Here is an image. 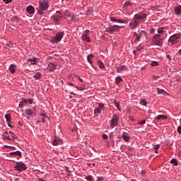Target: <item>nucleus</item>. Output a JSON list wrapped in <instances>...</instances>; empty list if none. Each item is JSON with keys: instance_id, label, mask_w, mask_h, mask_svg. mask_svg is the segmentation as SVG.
Here are the masks:
<instances>
[{"instance_id": "nucleus-1", "label": "nucleus", "mask_w": 181, "mask_h": 181, "mask_svg": "<svg viewBox=\"0 0 181 181\" xmlns=\"http://www.w3.org/2000/svg\"><path fill=\"white\" fill-rule=\"evenodd\" d=\"M146 15L144 13H137L134 15V18H132V21L129 23L130 29H132V30H134L135 28H138L142 19H146Z\"/></svg>"}, {"instance_id": "nucleus-2", "label": "nucleus", "mask_w": 181, "mask_h": 181, "mask_svg": "<svg viewBox=\"0 0 181 181\" xmlns=\"http://www.w3.org/2000/svg\"><path fill=\"white\" fill-rule=\"evenodd\" d=\"M49 8V3L45 0L40 1L39 8H37L39 15H43V12Z\"/></svg>"}, {"instance_id": "nucleus-3", "label": "nucleus", "mask_w": 181, "mask_h": 181, "mask_svg": "<svg viewBox=\"0 0 181 181\" xmlns=\"http://www.w3.org/2000/svg\"><path fill=\"white\" fill-rule=\"evenodd\" d=\"M133 36H135V42H139L140 40H145L146 39V32L141 30L138 33H134Z\"/></svg>"}, {"instance_id": "nucleus-4", "label": "nucleus", "mask_w": 181, "mask_h": 181, "mask_svg": "<svg viewBox=\"0 0 181 181\" xmlns=\"http://www.w3.org/2000/svg\"><path fill=\"white\" fill-rule=\"evenodd\" d=\"M118 122H119V116L117 114L113 115L112 119L110 120V128L118 127Z\"/></svg>"}, {"instance_id": "nucleus-5", "label": "nucleus", "mask_w": 181, "mask_h": 181, "mask_svg": "<svg viewBox=\"0 0 181 181\" xmlns=\"http://www.w3.org/2000/svg\"><path fill=\"white\" fill-rule=\"evenodd\" d=\"M63 36H64V33L59 32L58 33L55 37H52L51 40L52 43H59L62 39H63Z\"/></svg>"}, {"instance_id": "nucleus-6", "label": "nucleus", "mask_w": 181, "mask_h": 181, "mask_svg": "<svg viewBox=\"0 0 181 181\" xmlns=\"http://www.w3.org/2000/svg\"><path fill=\"white\" fill-rule=\"evenodd\" d=\"M98 105L99 106L98 107H95L94 110V115H95V117H98V115L103 114V111H104L105 108L104 104L103 103H99Z\"/></svg>"}, {"instance_id": "nucleus-7", "label": "nucleus", "mask_w": 181, "mask_h": 181, "mask_svg": "<svg viewBox=\"0 0 181 181\" xmlns=\"http://www.w3.org/2000/svg\"><path fill=\"white\" fill-rule=\"evenodd\" d=\"M14 169H16V170H18V172L26 170V165L22 162H17L14 166Z\"/></svg>"}, {"instance_id": "nucleus-8", "label": "nucleus", "mask_w": 181, "mask_h": 181, "mask_svg": "<svg viewBox=\"0 0 181 181\" xmlns=\"http://www.w3.org/2000/svg\"><path fill=\"white\" fill-rule=\"evenodd\" d=\"M179 39H180V35L179 34H174L170 37L168 42L172 43V45H175V43H177Z\"/></svg>"}, {"instance_id": "nucleus-9", "label": "nucleus", "mask_w": 181, "mask_h": 181, "mask_svg": "<svg viewBox=\"0 0 181 181\" xmlns=\"http://www.w3.org/2000/svg\"><path fill=\"white\" fill-rule=\"evenodd\" d=\"M88 33H90L89 30H85L84 33L82 35L81 37L85 42L90 43V37H88Z\"/></svg>"}, {"instance_id": "nucleus-10", "label": "nucleus", "mask_w": 181, "mask_h": 181, "mask_svg": "<svg viewBox=\"0 0 181 181\" xmlns=\"http://www.w3.org/2000/svg\"><path fill=\"white\" fill-rule=\"evenodd\" d=\"M25 112L26 115H29V117H32L33 115H36L37 114L36 109L32 110L30 108L26 109L25 110Z\"/></svg>"}, {"instance_id": "nucleus-11", "label": "nucleus", "mask_w": 181, "mask_h": 181, "mask_svg": "<svg viewBox=\"0 0 181 181\" xmlns=\"http://www.w3.org/2000/svg\"><path fill=\"white\" fill-rule=\"evenodd\" d=\"M62 18H63V13H60L58 16H52V19L53 22H54V23H59V22H60V19H62Z\"/></svg>"}, {"instance_id": "nucleus-12", "label": "nucleus", "mask_w": 181, "mask_h": 181, "mask_svg": "<svg viewBox=\"0 0 181 181\" xmlns=\"http://www.w3.org/2000/svg\"><path fill=\"white\" fill-rule=\"evenodd\" d=\"M153 43L154 45H156V46H159L160 47H162V46H163V39L159 38L158 40H155Z\"/></svg>"}, {"instance_id": "nucleus-13", "label": "nucleus", "mask_w": 181, "mask_h": 181, "mask_svg": "<svg viewBox=\"0 0 181 181\" xmlns=\"http://www.w3.org/2000/svg\"><path fill=\"white\" fill-rule=\"evenodd\" d=\"M26 12H28V13H29V15H32V14L35 13V7H33V6H27Z\"/></svg>"}, {"instance_id": "nucleus-14", "label": "nucleus", "mask_w": 181, "mask_h": 181, "mask_svg": "<svg viewBox=\"0 0 181 181\" xmlns=\"http://www.w3.org/2000/svg\"><path fill=\"white\" fill-rule=\"evenodd\" d=\"M25 105H28V99L22 98L21 101L19 103V107L23 108Z\"/></svg>"}, {"instance_id": "nucleus-15", "label": "nucleus", "mask_w": 181, "mask_h": 181, "mask_svg": "<svg viewBox=\"0 0 181 181\" xmlns=\"http://www.w3.org/2000/svg\"><path fill=\"white\" fill-rule=\"evenodd\" d=\"M62 144V140L59 137H55L53 140L52 145L57 146Z\"/></svg>"}, {"instance_id": "nucleus-16", "label": "nucleus", "mask_w": 181, "mask_h": 181, "mask_svg": "<svg viewBox=\"0 0 181 181\" xmlns=\"http://www.w3.org/2000/svg\"><path fill=\"white\" fill-rule=\"evenodd\" d=\"M174 13L175 15H181V6H176L174 7Z\"/></svg>"}, {"instance_id": "nucleus-17", "label": "nucleus", "mask_w": 181, "mask_h": 181, "mask_svg": "<svg viewBox=\"0 0 181 181\" xmlns=\"http://www.w3.org/2000/svg\"><path fill=\"white\" fill-rule=\"evenodd\" d=\"M124 70H127V66L125 65H121L117 67V73H122Z\"/></svg>"}, {"instance_id": "nucleus-18", "label": "nucleus", "mask_w": 181, "mask_h": 181, "mask_svg": "<svg viewBox=\"0 0 181 181\" xmlns=\"http://www.w3.org/2000/svg\"><path fill=\"white\" fill-rule=\"evenodd\" d=\"M156 121H160V119H168V117L163 115H159L155 117Z\"/></svg>"}, {"instance_id": "nucleus-19", "label": "nucleus", "mask_w": 181, "mask_h": 181, "mask_svg": "<svg viewBox=\"0 0 181 181\" xmlns=\"http://www.w3.org/2000/svg\"><path fill=\"white\" fill-rule=\"evenodd\" d=\"M10 156H22V153L19 151L11 152L9 153Z\"/></svg>"}, {"instance_id": "nucleus-20", "label": "nucleus", "mask_w": 181, "mask_h": 181, "mask_svg": "<svg viewBox=\"0 0 181 181\" xmlns=\"http://www.w3.org/2000/svg\"><path fill=\"white\" fill-rule=\"evenodd\" d=\"M48 68H49V71H54L56 70V65L53 63H50L48 65Z\"/></svg>"}, {"instance_id": "nucleus-21", "label": "nucleus", "mask_w": 181, "mask_h": 181, "mask_svg": "<svg viewBox=\"0 0 181 181\" xmlns=\"http://www.w3.org/2000/svg\"><path fill=\"white\" fill-rule=\"evenodd\" d=\"M111 26L113 30V33L114 32H119V30H121V26L119 25H111Z\"/></svg>"}, {"instance_id": "nucleus-22", "label": "nucleus", "mask_w": 181, "mask_h": 181, "mask_svg": "<svg viewBox=\"0 0 181 181\" xmlns=\"http://www.w3.org/2000/svg\"><path fill=\"white\" fill-rule=\"evenodd\" d=\"M9 71L11 73H15V71H16V66H15V64H11L9 67Z\"/></svg>"}, {"instance_id": "nucleus-23", "label": "nucleus", "mask_w": 181, "mask_h": 181, "mask_svg": "<svg viewBox=\"0 0 181 181\" xmlns=\"http://www.w3.org/2000/svg\"><path fill=\"white\" fill-rule=\"evenodd\" d=\"M122 139L125 141V142H129V139H131V137H129L128 135L124 134L122 135Z\"/></svg>"}, {"instance_id": "nucleus-24", "label": "nucleus", "mask_w": 181, "mask_h": 181, "mask_svg": "<svg viewBox=\"0 0 181 181\" xmlns=\"http://www.w3.org/2000/svg\"><path fill=\"white\" fill-rule=\"evenodd\" d=\"M121 83H122V78L121 76H117L115 78V83L118 85Z\"/></svg>"}, {"instance_id": "nucleus-25", "label": "nucleus", "mask_w": 181, "mask_h": 181, "mask_svg": "<svg viewBox=\"0 0 181 181\" xmlns=\"http://www.w3.org/2000/svg\"><path fill=\"white\" fill-rule=\"evenodd\" d=\"M64 16H66V18H71V19H73V16H71V13L70 11H66L64 13Z\"/></svg>"}, {"instance_id": "nucleus-26", "label": "nucleus", "mask_w": 181, "mask_h": 181, "mask_svg": "<svg viewBox=\"0 0 181 181\" xmlns=\"http://www.w3.org/2000/svg\"><path fill=\"white\" fill-rule=\"evenodd\" d=\"M93 57H94V56H93L92 54H89L88 55L87 57V60L88 62V63H90V64H93Z\"/></svg>"}, {"instance_id": "nucleus-27", "label": "nucleus", "mask_w": 181, "mask_h": 181, "mask_svg": "<svg viewBox=\"0 0 181 181\" xmlns=\"http://www.w3.org/2000/svg\"><path fill=\"white\" fill-rule=\"evenodd\" d=\"M40 77H42V74H40V72H37L34 75V78H35V80H39Z\"/></svg>"}, {"instance_id": "nucleus-28", "label": "nucleus", "mask_w": 181, "mask_h": 181, "mask_svg": "<svg viewBox=\"0 0 181 181\" xmlns=\"http://www.w3.org/2000/svg\"><path fill=\"white\" fill-rule=\"evenodd\" d=\"M4 138L5 139H8V141H13V137H11V134H8L7 136L4 135Z\"/></svg>"}, {"instance_id": "nucleus-29", "label": "nucleus", "mask_w": 181, "mask_h": 181, "mask_svg": "<svg viewBox=\"0 0 181 181\" xmlns=\"http://www.w3.org/2000/svg\"><path fill=\"white\" fill-rule=\"evenodd\" d=\"M28 62H30L31 64H35L36 62H37V58L29 59Z\"/></svg>"}, {"instance_id": "nucleus-30", "label": "nucleus", "mask_w": 181, "mask_h": 181, "mask_svg": "<svg viewBox=\"0 0 181 181\" xmlns=\"http://www.w3.org/2000/svg\"><path fill=\"white\" fill-rule=\"evenodd\" d=\"M159 37H160V35H159V34H156V35H153V42H154L155 40H159Z\"/></svg>"}, {"instance_id": "nucleus-31", "label": "nucleus", "mask_w": 181, "mask_h": 181, "mask_svg": "<svg viewBox=\"0 0 181 181\" xmlns=\"http://www.w3.org/2000/svg\"><path fill=\"white\" fill-rule=\"evenodd\" d=\"M140 104H141V105H144V107H146V105H148V102H146V100L142 99L140 101Z\"/></svg>"}, {"instance_id": "nucleus-32", "label": "nucleus", "mask_w": 181, "mask_h": 181, "mask_svg": "<svg viewBox=\"0 0 181 181\" xmlns=\"http://www.w3.org/2000/svg\"><path fill=\"white\" fill-rule=\"evenodd\" d=\"M170 163H173V165H174V166H177V160L173 158L170 161Z\"/></svg>"}, {"instance_id": "nucleus-33", "label": "nucleus", "mask_w": 181, "mask_h": 181, "mask_svg": "<svg viewBox=\"0 0 181 181\" xmlns=\"http://www.w3.org/2000/svg\"><path fill=\"white\" fill-rule=\"evenodd\" d=\"M151 66H152V67H156V66H159V64L156 61H153L151 63Z\"/></svg>"}, {"instance_id": "nucleus-34", "label": "nucleus", "mask_w": 181, "mask_h": 181, "mask_svg": "<svg viewBox=\"0 0 181 181\" xmlns=\"http://www.w3.org/2000/svg\"><path fill=\"white\" fill-rule=\"evenodd\" d=\"M157 93L158 94H165L166 92L163 89L157 88Z\"/></svg>"}, {"instance_id": "nucleus-35", "label": "nucleus", "mask_w": 181, "mask_h": 181, "mask_svg": "<svg viewBox=\"0 0 181 181\" xmlns=\"http://www.w3.org/2000/svg\"><path fill=\"white\" fill-rule=\"evenodd\" d=\"M98 63L100 69H104V67H105V66L104 65V63H103L101 61H98Z\"/></svg>"}, {"instance_id": "nucleus-36", "label": "nucleus", "mask_w": 181, "mask_h": 181, "mask_svg": "<svg viewBox=\"0 0 181 181\" xmlns=\"http://www.w3.org/2000/svg\"><path fill=\"white\" fill-rule=\"evenodd\" d=\"M86 180H88V181H94V178L93 177L92 175L86 176Z\"/></svg>"}, {"instance_id": "nucleus-37", "label": "nucleus", "mask_w": 181, "mask_h": 181, "mask_svg": "<svg viewBox=\"0 0 181 181\" xmlns=\"http://www.w3.org/2000/svg\"><path fill=\"white\" fill-rule=\"evenodd\" d=\"M5 118L6 119V121H8V122H9V121H11V119H12V117H11V115H9V114H6L5 115Z\"/></svg>"}, {"instance_id": "nucleus-38", "label": "nucleus", "mask_w": 181, "mask_h": 181, "mask_svg": "<svg viewBox=\"0 0 181 181\" xmlns=\"http://www.w3.org/2000/svg\"><path fill=\"white\" fill-rule=\"evenodd\" d=\"M115 105L118 109V111H121V108H119V103H118L117 100H115Z\"/></svg>"}, {"instance_id": "nucleus-39", "label": "nucleus", "mask_w": 181, "mask_h": 181, "mask_svg": "<svg viewBox=\"0 0 181 181\" xmlns=\"http://www.w3.org/2000/svg\"><path fill=\"white\" fill-rule=\"evenodd\" d=\"M106 32H107L108 33H114V31L112 30V27L110 26V28H108L107 30H106Z\"/></svg>"}, {"instance_id": "nucleus-40", "label": "nucleus", "mask_w": 181, "mask_h": 181, "mask_svg": "<svg viewBox=\"0 0 181 181\" xmlns=\"http://www.w3.org/2000/svg\"><path fill=\"white\" fill-rule=\"evenodd\" d=\"M132 4L129 1H127L124 3V8H127V6H131Z\"/></svg>"}, {"instance_id": "nucleus-41", "label": "nucleus", "mask_w": 181, "mask_h": 181, "mask_svg": "<svg viewBox=\"0 0 181 181\" xmlns=\"http://www.w3.org/2000/svg\"><path fill=\"white\" fill-rule=\"evenodd\" d=\"M9 135H11V138L13 137V141H15V134H13L12 132H9Z\"/></svg>"}, {"instance_id": "nucleus-42", "label": "nucleus", "mask_w": 181, "mask_h": 181, "mask_svg": "<svg viewBox=\"0 0 181 181\" xmlns=\"http://www.w3.org/2000/svg\"><path fill=\"white\" fill-rule=\"evenodd\" d=\"M146 120L143 119V120H141L140 122H139V125H144L146 124Z\"/></svg>"}, {"instance_id": "nucleus-43", "label": "nucleus", "mask_w": 181, "mask_h": 181, "mask_svg": "<svg viewBox=\"0 0 181 181\" xmlns=\"http://www.w3.org/2000/svg\"><path fill=\"white\" fill-rule=\"evenodd\" d=\"M28 104H30V105L33 104V99L27 100V105Z\"/></svg>"}, {"instance_id": "nucleus-44", "label": "nucleus", "mask_w": 181, "mask_h": 181, "mask_svg": "<svg viewBox=\"0 0 181 181\" xmlns=\"http://www.w3.org/2000/svg\"><path fill=\"white\" fill-rule=\"evenodd\" d=\"M117 23H125V21L122 19H117Z\"/></svg>"}, {"instance_id": "nucleus-45", "label": "nucleus", "mask_w": 181, "mask_h": 181, "mask_svg": "<svg viewBox=\"0 0 181 181\" xmlns=\"http://www.w3.org/2000/svg\"><path fill=\"white\" fill-rule=\"evenodd\" d=\"M110 21L111 22H115V23L117 22V19L115 17L110 18Z\"/></svg>"}, {"instance_id": "nucleus-46", "label": "nucleus", "mask_w": 181, "mask_h": 181, "mask_svg": "<svg viewBox=\"0 0 181 181\" xmlns=\"http://www.w3.org/2000/svg\"><path fill=\"white\" fill-rule=\"evenodd\" d=\"M158 33H163V28H158Z\"/></svg>"}, {"instance_id": "nucleus-47", "label": "nucleus", "mask_w": 181, "mask_h": 181, "mask_svg": "<svg viewBox=\"0 0 181 181\" xmlns=\"http://www.w3.org/2000/svg\"><path fill=\"white\" fill-rule=\"evenodd\" d=\"M102 136H103V139H108V136L107 134H103L102 135Z\"/></svg>"}, {"instance_id": "nucleus-48", "label": "nucleus", "mask_w": 181, "mask_h": 181, "mask_svg": "<svg viewBox=\"0 0 181 181\" xmlns=\"http://www.w3.org/2000/svg\"><path fill=\"white\" fill-rule=\"evenodd\" d=\"M41 117H42V118H49V117H47V116L46 115V113H41Z\"/></svg>"}, {"instance_id": "nucleus-49", "label": "nucleus", "mask_w": 181, "mask_h": 181, "mask_svg": "<svg viewBox=\"0 0 181 181\" xmlns=\"http://www.w3.org/2000/svg\"><path fill=\"white\" fill-rule=\"evenodd\" d=\"M159 148H160V146H159V144L156 145V146H154V149H155L156 151H158V149H159Z\"/></svg>"}, {"instance_id": "nucleus-50", "label": "nucleus", "mask_w": 181, "mask_h": 181, "mask_svg": "<svg viewBox=\"0 0 181 181\" xmlns=\"http://www.w3.org/2000/svg\"><path fill=\"white\" fill-rule=\"evenodd\" d=\"M3 1L4 2V4H9L12 2V0H3Z\"/></svg>"}, {"instance_id": "nucleus-51", "label": "nucleus", "mask_w": 181, "mask_h": 181, "mask_svg": "<svg viewBox=\"0 0 181 181\" xmlns=\"http://www.w3.org/2000/svg\"><path fill=\"white\" fill-rule=\"evenodd\" d=\"M177 132L178 134H181V126L177 127Z\"/></svg>"}, {"instance_id": "nucleus-52", "label": "nucleus", "mask_w": 181, "mask_h": 181, "mask_svg": "<svg viewBox=\"0 0 181 181\" xmlns=\"http://www.w3.org/2000/svg\"><path fill=\"white\" fill-rule=\"evenodd\" d=\"M167 59H168L170 61L172 60V57H170V55L168 54L166 55Z\"/></svg>"}, {"instance_id": "nucleus-53", "label": "nucleus", "mask_w": 181, "mask_h": 181, "mask_svg": "<svg viewBox=\"0 0 181 181\" xmlns=\"http://www.w3.org/2000/svg\"><path fill=\"white\" fill-rule=\"evenodd\" d=\"M18 124L20 127H22V125H23V123H22L21 122H18Z\"/></svg>"}, {"instance_id": "nucleus-54", "label": "nucleus", "mask_w": 181, "mask_h": 181, "mask_svg": "<svg viewBox=\"0 0 181 181\" xmlns=\"http://www.w3.org/2000/svg\"><path fill=\"white\" fill-rule=\"evenodd\" d=\"M4 134H5L6 136L9 135V132H5Z\"/></svg>"}, {"instance_id": "nucleus-55", "label": "nucleus", "mask_w": 181, "mask_h": 181, "mask_svg": "<svg viewBox=\"0 0 181 181\" xmlns=\"http://www.w3.org/2000/svg\"><path fill=\"white\" fill-rule=\"evenodd\" d=\"M68 86H71V87H73V86H74V85H73L72 83H68Z\"/></svg>"}, {"instance_id": "nucleus-56", "label": "nucleus", "mask_w": 181, "mask_h": 181, "mask_svg": "<svg viewBox=\"0 0 181 181\" xmlns=\"http://www.w3.org/2000/svg\"><path fill=\"white\" fill-rule=\"evenodd\" d=\"M56 13H59V15H60V13H62V12H60L59 11H57Z\"/></svg>"}, {"instance_id": "nucleus-57", "label": "nucleus", "mask_w": 181, "mask_h": 181, "mask_svg": "<svg viewBox=\"0 0 181 181\" xmlns=\"http://www.w3.org/2000/svg\"><path fill=\"white\" fill-rule=\"evenodd\" d=\"M42 121L43 124H45V118H42Z\"/></svg>"}, {"instance_id": "nucleus-58", "label": "nucleus", "mask_w": 181, "mask_h": 181, "mask_svg": "<svg viewBox=\"0 0 181 181\" xmlns=\"http://www.w3.org/2000/svg\"><path fill=\"white\" fill-rule=\"evenodd\" d=\"M98 180H103V177H98Z\"/></svg>"}, {"instance_id": "nucleus-59", "label": "nucleus", "mask_w": 181, "mask_h": 181, "mask_svg": "<svg viewBox=\"0 0 181 181\" xmlns=\"http://www.w3.org/2000/svg\"><path fill=\"white\" fill-rule=\"evenodd\" d=\"M78 80H80V81L83 82V79L80 78V77H78Z\"/></svg>"}, {"instance_id": "nucleus-60", "label": "nucleus", "mask_w": 181, "mask_h": 181, "mask_svg": "<svg viewBox=\"0 0 181 181\" xmlns=\"http://www.w3.org/2000/svg\"><path fill=\"white\" fill-rule=\"evenodd\" d=\"M71 95H74V92H71Z\"/></svg>"}, {"instance_id": "nucleus-61", "label": "nucleus", "mask_w": 181, "mask_h": 181, "mask_svg": "<svg viewBox=\"0 0 181 181\" xmlns=\"http://www.w3.org/2000/svg\"><path fill=\"white\" fill-rule=\"evenodd\" d=\"M76 88H77V90H84V89H79V88L78 87H76Z\"/></svg>"}, {"instance_id": "nucleus-62", "label": "nucleus", "mask_w": 181, "mask_h": 181, "mask_svg": "<svg viewBox=\"0 0 181 181\" xmlns=\"http://www.w3.org/2000/svg\"><path fill=\"white\" fill-rule=\"evenodd\" d=\"M178 53L181 54V49L178 51Z\"/></svg>"}, {"instance_id": "nucleus-63", "label": "nucleus", "mask_w": 181, "mask_h": 181, "mask_svg": "<svg viewBox=\"0 0 181 181\" xmlns=\"http://www.w3.org/2000/svg\"><path fill=\"white\" fill-rule=\"evenodd\" d=\"M144 174H145V172L141 171V175H144Z\"/></svg>"}, {"instance_id": "nucleus-64", "label": "nucleus", "mask_w": 181, "mask_h": 181, "mask_svg": "<svg viewBox=\"0 0 181 181\" xmlns=\"http://www.w3.org/2000/svg\"><path fill=\"white\" fill-rule=\"evenodd\" d=\"M8 127H12V125H11V124H8Z\"/></svg>"}]
</instances>
